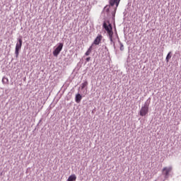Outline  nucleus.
Segmentation results:
<instances>
[{"mask_svg":"<svg viewBox=\"0 0 181 181\" xmlns=\"http://www.w3.org/2000/svg\"><path fill=\"white\" fill-rule=\"evenodd\" d=\"M87 86H88V82L85 81L84 83H82L81 88H86V87H87Z\"/></svg>","mask_w":181,"mask_h":181,"instance_id":"13","label":"nucleus"},{"mask_svg":"<svg viewBox=\"0 0 181 181\" xmlns=\"http://www.w3.org/2000/svg\"><path fill=\"white\" fill-rule=\"evenodd\" d=\"M22 43H23L22 38H18V42L16 45V49H15V54H16V59L19 57V52L21 49H22Z\"/></svg>","mask_w":181,"mask_h":181,"instance_id":"3","label":"nucleus"},{"mask_svg":"<svg viewBox=\"0 0 181 181\" xmlns=\"http://www.w3.org/2000/svg\"><path fill=\"white\" fill-rule=\"evenodd\" d=\"M77 179V177L76 176V175H71L69 177V178L67 179V181H76Z\"/></svg>","mask_w":181,"mask_h":181,"instance_id":"8","label":"nucleus"},{"mask_svg":"<svg viewBox=\"0 0 181 181\" xmlns=\"http://www.w3.org/2000/svg\"><path fill=\"white\" fill-rule=\"evenodd\" d=\"M148 112H149V103H146L140 110V115L141 117H145L148 115Z\"/></svg>","mask_w":181,"mask_h":181,"instance_id":"2","label":"nucleus"},{"mask_svg":"<svg viewBox=\"0 0 181 181\" xmlns=\"http://www.w3.org/2000/svg\"><path fill=\"white\" fill-rule=\"evenodd\" d=\"M63 46H64V44L62 42L58 44V46L54 49V50L52 52L53 56H54V57H57V56L60 54V52L63 50Z\"/></svg>","mask_w":181,"mask_h":181,"instance_id":"4","label":"nucleus"},{"mask_svg":"<svg viewBox=\"0 0 181 181\" xmlns=\"http://www.w3.org/2000/svg\"><path fill=\"white\" fill-rule=\"evenodd\" d=\"M103 28H104L105 30H106V32L110 37V42H113L112 36L114 35V32L112 31V25H111V23L107 24V23L104 22Z\"/></svg>","mask_w":181,"mask_h":181,"instance_id":"1","label":"nucleus"},{"mask_svg":"<svg viewBox=\"0 0 181 181\" xmlns=\"http://www.w3.org/2000/svg\"><path fill=\"white\" fill-rule=\"evenodd\" d=\"M120 1L121 0H110V5H111V6L116 5V7L118 8V5H119Z\"/></svg>","mask_w":181,"mask_h":181,"instance_id":"6","label":"nucleus"},{"mask_svg":"<svg viewBox=\"0 0 181 181\" xmlns=\"http://www.w3.org/2000/svg\"><path fill=\"white\" fill-rule=\"evenodd\" d=\"M91 52H93V45L89 47L87 52L85 53V56H90V54H91Z\"/></svg>","mask_w":181,"mask_h":181,"instance_id":"9","label":"nucleus"},{"mask_svg":"<svg viewBox=\"0 0 181 181\" xmlns=\"http://www.w3.org/2000/svg\"><path fill=\"white\" fill-rule=\"evenodd\" d=\"M120 50H124V45H122V43L120 42Z\"/></svg>","mask_w":181,"mask_h":181,"instance_id":"14","label":"nucleus"},{"mask_svg":"<svg viewBox=\"0 0 181 181\" xmlns=\"http://www.w3.org/2000/svg\"><path fill=\"white\" fill-rule=\"evenodd\" d=\"M90 60H91V57H88V58H86V62H89Z\"/></svg>","mask_w":181,"mask_h":181,"instance_id":"15","label":"nucleus"},{"mask_svg":"<svg viewBox=\"0 0 181 181\" xmlns=\"http://www.w3.org/2000/svg\"><path fill=\"white\" fill-rule=\"evenodd\" d=\"M163 170L165 173V176H168L169 173H170V170H172V168H164Z\"/></svg>","mask_w":181,"mask_h":181,"instance_id":"7","label":"nucleus"},{"mask_svg":"<svg viewBox=\"0 0 181 181\" xmlns=\"http://www.w3.org/2000/svg\"><path fill=\"white\" fill-rule=\"evenodd\" d=\"M2 83L3 84H8V83H9V79H8L6 77H4L2 78Z\"/></svg>","mask_w":181,"mask_h":181,"instance_id":"12","label":"nucleus"},{"mask_svg":"<svg viewBox=\"0 0 181 181\" xmlns=\"http://www.w3.org/2000/svg\"><path fill=\"white\" fill-rule=\"evenodd\" d=\"M81 98H82L81 95L77 94L75 98L76 103H80V101H81Z\"/></svg>","mask_w":181,"mask_h":181,"instance_id":"10","label":"nucleus"},{"mask_svg":"<svg viewBox=\"0 0 181 181\" xmlns=\"http://www.w3.org/2000/svg\"><path fill=\"white\" fill-rule=\"evenodd\" d=\"M170 59H172V52H170L168 54V55H167V57H166V58H165V60H166L167 63L169 62V60H170Z\"/></svg>","mask_w":181,"mask_h":181,"instance_id":"11","label":"nucleus"},{"mask_svg":"<svg viewBox=\"0 0 181 181\" xmlns=\"http://www.w3.org/2000/svg\"><path fill=\"white\" fill-rule=\"evenodd\" d=\"M101 40H103V35L101 34H98L97 35V37H95V39L94 40L93 45H95V46H98V45H100V43H101Z\"/></svg>","mask_w":181,"mask_h":181,"instance_id":"5","label":"nucleus"}]
</instances>
